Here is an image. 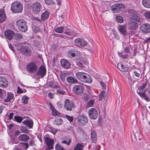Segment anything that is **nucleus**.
<instances>
[{"instance_id":"nucleus-1","label":"nucleus","mask_w":150,"mask_h":150,"mask_svg":"<svg viewBox=\"0 0 150 150\" xmlns=\"http://www.w3.org/2000/svg\"><path fill=\"white\" fill-rule=\"evenodd\" d=\"M76 76L77 79L84 82L90 83L92 81L91 76L83 72H77L76 73Z\"/></svg>"},{"instance_id":"nucleus-2","label":"nucleus","mask_w":150,"mask_h":150,"mask_svg":"<svg viewBox=\"0 0 150 150\" xmlns=\"http://www.w3.org/2000/svg\"><path fill=\"white\" fill-rule=\"evenodd\" d=\"M23 9L22 5L19 2H14L12 4L11 10L13 13H21Z\"/></svg>"},{"instance_id":"nucleus-3","label":"nucleus","mask_w":150,"mask_h":150,"mask_svg":"<svg viewBox=\"0 0 150 150\" xmlns=\"http://www.w3.org/2000/svg\"><path fill=\"white\" fill-rule=\"evenodd\" d=\"M16 24L18 30L21 31L25 32L27 31L28 25L24 20H19L17 21Z\"/></svg>"},{"instance_id":"nucleus-4","label":"nucleus","mask_w":150,"mask_h":150,"mask_svg":"<svg viewBox=\"0 0 150 150\" xmlns=\"http://www.w3.org/2000/svg\"><path fill=\"white\" fill-rule=\"evenodd\" d=\"M32 8L33 13L38 14L41 11L42 7L40 2L36 1L33 3Z\"/></svg>"},{"instance_id":"nucleus-5","label":"nucleus","mask_w":150,"mask_h":150,"mask_svg":"<svg viewBox=\"0 0 150 150\" xmlns=\"http://www.w3.org/2000/svg\"><path fill=\"white\" fill-rule=\"evenodd\" d=\"M125 8V6L123 4L117 3L112 6L111 9L114 13H119L122 12Z\"/></svg>"},{"instance_id":"nucleus-6","label":"nucleus","mask_w":150,"mask_h":150,"mask_svg":"<svg viewBox=\"0 0 150 150\" xmlns=\"http://www.w3.org/2000/svg\"><path fill=\"white\" fill-rule=\"evenodd\" d=\"M26 70L30 73H35L38 70V67L35 62H30L27 65Z\"/></svg>"},{"instance_id":"nucleus-7","label":"nucleus","mask_w":150,"mask_h":150,"mask_svg":"<svg viewBox=\"0 0 150 150\" xmlns=\"http://www.w3.org/2000/svg\"><path fill=\"white\" fill-rule=\"evenodd\" d=\"M84 88L81 85H76L72 88L73 92L77 95H81L83 93Z\"/></svg>"},{"instance_id":"nucleus-8","label":"nucleus","mask_w":150,"mask_h":150,"mask_svg":"<svg viewBox=\"0 0 150 150\" xmlns=\"http://www.w3.org/2000/svg\"><path fill=\"white\" fill-rule=\"evenodd\" d=\"M18 50L21 51L22 54L27 55H30L31 52L30 50L27 46L19 45L17 47Z\"/></svg>"},{"instance_id":"nucleus-9","label":"nucleus","mask_w":150,"mask_h":150,"mask_svg":"<svg viewBox=\"0 0 150 150\" xmlns=\"http://www.w3.org/2000/svg\"><path fill=\"white\" fill-rule=\"evenodd\" d=\"M64 103V108L66 110L71 111L75 107L74 103L68 99H66Z\"/></svg>"},{"instance_id":"nucleus-10","label":"nucleus","mask_w":150,"mask_h":150,"mask_svg":"<svg viewBox=\"0 0 150 150\" xmlns=\"http://www.w3.org/2000/svg\"><path fill=\"white\" fill-rule=\"evenodd\" d=\"M89 117L92 119H96L98 117V112L94 108H91L88 111Z\"/></svg>"},{"instance_id":"nucleus-11","label":"nucleus","mask_w":150,"mask_h":150,"mask_svg":"<svg viewBox=\"0 0 150 150\" xmlns=\"http://www.w3.org/2000/svg\"><path fill=\"white\" fill-rule=\"evenodd\" d=\"M75 45L78 47H84L87 44L86 41L83 39L80 38L76 39L75 40Z\"/></svg>"},{"instance_id":"nucleus-12","label":"nucleus","mask_w":150,"mask_h":150,"mask_svg":"<svg viewBox=\"0 0 150 150\" xmlns=\"http://www.w3.org/2000/svg\"><path fill=\"white\" fill-rule=\"evenodd\" d=\"M140 30L144 33H149L150 32V25L147 23L143 24L140 27Z\"/></svg>"},{"instance_id":"nucleus-13","label":"nucleus","mask_w":150,"mask_h":150,"mask_svg":"<svg viewBox=\"0 0 150 150\" xmlns=\"http://www.w3.org/2000/svg\"><path fill=\"white\" fill-rule=\"evenodd\" d=\"M8 80L4 77L0 76V87L3 88H6L8 85Z\"/></svg>"},{"instance_id":"nucleus-14","label":"nucleus","mask_w":150,"mask_h":150,"mask_svg":"<svg viewBox=\"0 0 150 150\" xmlns=\"http://www.w3.org/2000/svg\"><path fill=\"white\" fill-rule=\"evenodd\" d=\"M46 73V69L45 67L41 65L38 71L36 73V74L42 77L45 76Z\"/></svg>"},{"instance_id":"nucleus-15","label":"nucleus","mask_w":150,"mask_h":150,"mask_svg":"<svg viewBox=\"0 0 150 150\" xmlns=\"http://www.w3.org/2000/svg\"><path fill=\"white\" fill-rule=\"evenodd\" d=\"M88 121V117L85 115H81L78 117L77 121L79 122L83 125L87 123Z\"/></svg>"},{"instance_id":"nucleus-16","label":"nucleus","mask_w":150,"mask_h":150,"mask_svg":"<svg viewBox=\"0 0 150 150\" xmlns=\"http://www.w3.org/2000/svg\"><path fill=\"white\" fill-rule=\"evenodd\" d=\"M127 27L125 25H120L118 27V29L120 33L124 36H125L127 35Z\"/></svg>"},{"instance_id":"nucleus-17","label":"nucleus","mask_w":150,"mask_h":150,"mask_svg":"<svg viewBox=\"0 0 150 150\" xmlns=\"http://www.w3.org/2000/svg\"><path fill=\"white\" fill-rule=\"evenodd\" d=\"M14 33V32L13 30H8L5 32L4 34L7 38L9 40H11L13 38Z\"/></svg>"},{"instance_id":"nucleus-18","label":"nucleus","mask_w":150,"mask_h":150,"mask_svg":"<svg viewBox=\"0 0 150 150\" xmlns=\"http://www.w3.org/2000/svg\"><path fill=\"white\" fill-rule=\"evenodd\" d=\"M60 63L62 67L66 69L69 68L70 67V64L67 60L62 59L61 60Z\"/></svg>"},{"instance_id":"nucleus-19","label":"nucleus","mask_w":150,"mask_h":150,"mask_svg":"<svg viewBox=\"0 0 150 150\" xmlns=\"http://www.w3.org/2000/svg\"><path fill=\"white\" fill-rule=\"evenodd\" d=\"M137 22L135 21L131 20L130 23L129 29L134 30H136L138 25V24Z\"/></svg>"},{"instance_id":"nucleus-20","label":"nucleus","mask_w":150,"mask_h":150,"mask_svg":"<svg viewBox=\"0 0 150 150\" xmlns=\"http://www.w3.org/2000/svg\"><path fill=\"white\" fill-rule=\"evenodd\" d=\"M29 137L25 134L20 135L19 136V139L21 141L25 142H27L29 139Z\"/></svg>"},{"instance_id":"nucleus-21","label":"nucleus","mask_w":150,"mask_h":150,"mask_svg":"<svg viewBox=\"0 0 150 150\" xmlns=\"http://www.w3.org/2000/svg\"><path fill=\"white\" fill-rule=\"evenodd\" d=\"M67 82L69 83L74 84L77 83L78 82L77 79L71 76H68L67 78Z\"/></svg>"},{"instance_id":"nucleus-22","label":"nucleus","mask_w":150,"mask_h":150,"mask_svg":"<svg viewBox=\"0 0 150 150\" xmlns=\"http://www.w3.org/2000/svg\"><path fill=\"white\" fill-rule=\"evenodd\" d=\"M22 123L26 125L30 128H31L33 125V121L31 120H25L22 122Z\"/></svg>"},{"instance_id":"nucleus-23","label":"nucleus","mask_w":150,"mask_h":150,"mask_svg":"<svg viewBox=\"0 0 150 150\" xmlns=\"http://www.w3.org/2000/svg\"><path fill=\"white\" fill-rule=\"evenodd\" d=\"M117 66L118 69L121 71H126L128 69L127 67L124 66L121 63H118L117 64Z\"/></svg>"},{"instance_id":"nucleus-24","label":"nucleus","mask_w":150,"mask_h":150,"mask_svg":"<svg viewBox=\"0 0 150 150\" xmlns=\"http://www.w3.org/2000/svg\"><path fill=\"white\" fill-rule=\"evenodd\" d=\"M45 140L47 146H53V144L54 143V141L53 139H50L49 137H46L45 138Z\"/></svg>"},{"instance_id":"nucleus-25","label":"nucleus","mask_w":150,"mask_h":150,"mask_svg":"<svg viewBox=\"0 0 150 150\" xmlns=\"http://www.w3.org/2000/svg\"><path fill=\"white\" fill-rule=\"evenodd\" d=\"M14 97L13 94L11 93H8L6 98L4 99V101L5 102H10Z\"/></svg>"},{"instance_id":"nucleus-26","label":"nucleus","mask_w":150,"mask_h":150,"mask_svg":"<svg viewBox=\"0 0 150 150\" xmlns=\"http://www.w3.org/2000/svg\"><path fill=\"white\" fill-rule=\"evenodd\" d=\"M13 37L15 40L18 41L22 39L23 38V35L22 34L17 33H14Z\"/></svg>"},{"instance_id":"nucleus-27","label":"nucleus","mask_w":150,"mask_h":150,"mask_svg":"<svg viewBox=\"0 0 150 150\" xmlns=\"http://www.w3.org/2000/svg\"><path fill=\"white\" fill-rule=\"evenodd\" d=\"M49 13L48 11H46L42 13L41 15V19L42 21H44L47 19L49 16Z\"/></svg>"},{"instance_id":"nucleus-28","label":"nucleus","mask_w":150,"mask_h":150,"mask_svg":"<svg viewBox=\"0 0 150 150\" xmlns=\"http://www.w3.org/2000/svg\"><path fill=\"white\" fill-rule=\"evenodd\" d=\"M6 16L3 11H0V23L3 22L6 19Z\"/></svg>"},{"instance_id":"nucleus-29","label":"nucleus","mask_w":150,"mask_h":150,"mask_svg":"<svg viewBox=\"0 0 150 150\" xmlns=\"http://www.w3.org/2000/svg\"><path fill=\"white\" fill-rule=\"evenodd\" d=\"M91 139L93 143H96L97 140V136L96 132L92 131L91 132Z\"/></svg>"},{"instance_id":"nucleus-30","label":"nucleus","mask_w":150,"mask_h":150,"mask_svg":"<svg viewBox=\"0 0 150 150\" xmlns=\"http://www.w3.org/2000/svg\"><path fill=\"white\" fill-rule=\"evenodd\" d=\"M142 4L146 8H150V0H143Z\"/></svg>"},{"instance_id":"nucleus-31","label":"nucleus","mask_w":150,"mask_h":150,"mask_svg":"<svg viewBox=\"0 0 150 150\" xmlns=\"http://www.w3.org/2000/svg\"><path fill=\"white\" fill-rule=\"evenodd\" d=\"M140 17L136 14L133 15L131 18V20L137 22L140 21Z\"/></svg>"},{"instance_id":"nucleus-32","label":"nucleus","mask_w":150,"mask_h":150,"mask_svg":"<svg viewBox=\"0 0 150 150\" xmlns=\"http://www.w3.org/2000/svg\"><path fill=\"white\" fill-rule=\"evenodd\" d=\"M106 96V92L104 91H102L99 96V100H102V99L105 98Z\"/></svg>"},{"instance_id":"nucleus-33","label":"nucleus","mask_w":150,"mask_h":150,"mask_svg":"<svg viewBox=\"0 0 150 150\" xmlns=\"http://www.w3.org/2000/svg\"><path fill=\"white\" fill-rule=\"evenodd\" d=\"M14 120L19 123H21L23 119V117L19 116H15L14 117Z\"/></svg>"},{"instance_id":"nucleus-34","label":"nucleus","mask_w":150,"mask_h":150,"mask_svg":"<svg viewBox=\"0 0 150 150\" xmlns=\"http://www.w3.org/2000/svg\"><path fill=\"white\" fill-rule=\"evenodd\" d=\"M82 144L78 143L74 148V150H82L83 148Z\"/></svg>"},{"instance_id":"nucleus-35","label":"nucleus","mask_w":150,"mask_h":150,"mask_svg":"<svg viewBox=\"0 0 150 150\" xmlns=\"http://www.w3.org/2000/svg\"><path fill=\"white\" fill-rule=\"evenodd\" d=\"M20 146H21L25 150H26L29 147V146L27 143L20 142L19 144Z\"/></svg>"},{"instance_id":"nucleus-36","label":"nucleus","mask_w":150,"mask_h":150,"mask_svg":"<svg viewBox=\"0 0 150 150\" xmlns=\"http://www.w3.org/2000/svg\"><path fill=\"white\" fill-rule=\"evenodd\" d=\"M64 28L63 26L59 27L55 29V31L58 33H62L63 31Z\"/></svg>"},{"instance_id":"nucleus-37","label":"nucleus","mask_w":150,"mask_h":150,"mask_svg":"<svg viewBox=\"0 0 150 150\" xmlns=\"http://www.w3.org/2000/svg\"><path fill=\"white\" fill-rule=\"evenodd\" d=\"M68 74L67 73H62L60 75V77L61 79L63 81L65 80L66 77L67 76Z\"/></svg>"},{"instance_id":"nucleus-38","label":"nucleus","mask_w":150,"mask_h":150,"mask_svg":"<svg viewBox=\"0 0 150 150\" xmlns=\"http://www.w3.org/2000/svg\"><path fill=\"white\" fill-rule=\"evenodd\" d=\"M115 19L116 21L119 23H122L123 21V18L122 16H116Z\"/></svg>"},{"instance_id":"nucleus-39","label":"nucleus","mask_w":150,"mask_h":150,"mask_svg":"<svg viewBox=\"0 0 150 150\" xmlns=\"http://www.w3.org/2000/svg\"><path fill=\"white\" fill-rule=\"evenodd\" d=\"M28 97L26 96H24L22 99V103L25 104H27L28 102Z\"/></svg>"},{"instance_id":"nucleus-40","label":"nucleus","mask_w":150,"mask_h":150,"mask_svg":"<svg viewBox=\"0 0 150 150\" xmlns=\"http://www.w3.org/2000/svg\"><path fill=\"white\" fill-rule=\"evenodd\" d=\"M55 150H64V149L58 144H56L55 147Z\"/></svg>"},{"instance_id":"nucleus-41","label":"nucleus","mask_w":150,"mask_h":150,"mask_svg":"<svg viewBox=\"0 0 150 150\" xmlns=\"http://www.w3.org/2000/svg\"><path fill=\"white\" fill-rule=\"evenodd\" d=\"M118 53L119 55V56L123 59L127 58L128 56V55L127 54H125L124 55L121 54L122 53V52H118Z\"/></svg>"},{"instance_id":"nucleus-42","label":"nucleus","mask_w":150,"mask_h":150,"mask_svg":"<svg viewBox=\"0 0 150 150\" xmlns=\"http://www.w3.org/2000/svg\"><path fill=\"white\" fill-rule=\"evenodd\" d=\"M21 132L24 133H27L28 130L27 128L24 126L21 127L20 128Z\"/></svg>"},{"instance_id":"nucleus-43","label":"nucleus","mask_w":150,"mask_h":150,"mask_svg":"<svg viewBox=\"0 0 150 150\" xmlns=\"http://www.w3.org/2000/svg\"><path fill=\"white\" fill-rule=\"evenodd\" d=\"M68 54L69 56H71L72 57H75L76 56V54L74 53L71 50H69L68 52Z\"/></svg>"},{"instance_id":"nucleus-44","label":"nucleus","mask_w":150,"mask_h":150,"mask_svg":"<svg viewBox=\"0 0 150 150\" xmlns=\"http://www.w3.org/2000/svg\"><path fill=\"white\" fill-rule=\"evenodd\" d=\"M93 104V100H90L87 103V106L88 107H91L92 106Z\"/></svg>"},{"instance_id":"nucleus-45","label":"nucleus","mask_w":150,"mask_h":150,"mask_svg":"<svg viewBox=\"0 0 150 150\" xmlns=\"http://www.w3.org/2000/svg\"><path fill=\"white\" fill-rule=\"evenodd\" d=\"M52 115L54 116L58 115H59V112L57 111L55 109L52 110Z\"/></svg>"},{"instance_id":"nucleus-46","label":"nucleus","mask_w":150,"mask_h":150,"mask_svg":"<svg viewBox=\"0 0 150 150\" xmlns=\"http://www.w3.org/2000/svg\"><path fill=\"white\" fill-rule=\"evenodd\" d=\"M33 30L35 33H37L40 31V29L39 27L35 26L34 27V28Z\"/></svg>"},{"instance_id":"nucleus-47","label":"nucleus","mask_w":150,"mask_h":150,"mask_svg":"<svg viewBox=\"0 0 150 150\" xmlns=\"http://www.w3.org/2000/svg\"><path fill=\"white\" fill-rule=\"evenodd\" d=\"M147 83L148 82L146 81L144 84H143V85L140 88V90H144L147 84Z\"/></svg>"},{"instance_id":"nucleus-48","label":"nucleus","mask_w":150,"mask_h":150,"mask_svg":"<svg viewBox=\"0 0 150 150\" xmlns=\"http://www.w3.org/2000/svg\"><path fill=\"white\" fill-rule=\"evenodd\" d=\"M144 16L146 18L150 19V11H148L144 13Z\"/></svg>"},{"instance_id":"nucleus-49","label":"nucleus","mask_w":150,"mask_h":150,"mask_svg":"<svg viewBox=\"0 0 150 150\" xmlns=\"http://www.w3.org/2000/svg\"><path fill=\"white\" fill-rule=\"evenodd\" d=\"M56 122H57V125H59L62 123L63 121L62 119L59 118L57 119L56 121Z\"/></svg>"},{"instance_id":"nucleus-50","label":"nucleus","mask_w":150,"mask_h":150,"mask_svg":"<svg viewBox=\"0 0 150 150\" xmlns=\"http://www.w3.org/2000/svg\"><path fill=\"white\" fill-rule=\"evenodd\" d=\"M66 116L67 119L70 122H73V118L72 116H69L67 115H66Z\"/></svg>"},{"instance_id":"nucleus-51","label":"nucleus","mask_w":150,"mask_h":150,"mask_svg":"<svg viewBox=\"0 0 150 150\" xmlns=\"http://www.w3.org/2000/svg\"><path fill=\"white\" fill-rule=\"evenodd\" d=\"M45 3L48 5H50L53 3V0H45Z\"/></svg>"},{"instance_id":"nucleus-52","label":"nucleus","mask_w":150,"mask_h":150,"mask_svg":"<svg viewBox=\"0 0 150 150\" xmlns=\"http://www.w3.org/2000/svg\"><path fill=\"white\" fill-rule=\"evenodd\" d=\"M71 142V139H69V141L67 142L66 140H64L61 142L62 143L66 144L67 145H69Z\"/></svg>"},{"instance_id":"nucleus-53","label":"nucleus","mask_w":150,"mask_h":150,"mask_svg":"<svg viewBox=\"0 0 150 150\" xmlns=\"http://www.w3.org/2000/svg\"><path fill=\"white\" fill-rule=\"evenodd\" d=\"M21 134V132L20 131L16 130L13 133V135L14 136L16 137L18 136Z\"/></svg>"},{"instance_id":"nucleus-54","label":"nucleus","mask_w":150,"mask_h":150,"mask_svg":"<svg viewBox=\"0 0 150 150\" xmlns=\"http://www.w3.org/2000/svg\"><path fill=\"white\" fill-rule=\"evenodd\" d=\"M57 131L58 130H57L55 129L54 128H50V131L52 132L54 134H55Z\"/></svg>"},{"instance_id":"nucleus-55","label":"nucleus","mask_w":150,"mask_h":150,"mask_svg":"<svg viewBox=\"0 0 150 150\" xmlns=\"http://www.w3.org/2000/svg\"><path fill=\"white\" fill-rule=\"evenodd\" d=\"M57 92L59 94L64 95L65 94V92L64 91H63L61 89H59L57 90Z\"/></svg>"},{"instance_id":"nucleus-56","label":"nucleus","mask_w":150,"mask_h":150,"mask_svg":"<svg viewBox=\"0 0 150 150\" xmlns=\"http://www.w3.org/2000/svg\"><path fill=\"white\" fill-rule=\"evenodd\" d=\"M124 51L127 53H131L130 50L128 47H126L125 48Z\"/></svg>"},{"instance_id":"nucleus-57","label":"nucleus","mask_w":150,"mask_h":150,"mask_svg":"<svg viewBox=\"0 0 150 150\" xmlns=\"http://www.w3.org/2000/svg\"><path fill=\"white\" fill-rule=\"evenodd\" d=\"M83 99L85 101H87L88 99V95L86 94L83 96Z\"/></svg>"},{"instance_id":"nucleus-58","label":"nucleus","mask_w":150,"mask_h":150,"mask_svg":"<svg viewBox=\"0 0 150 150\" xmlns=\"http://www.w3.org/2000/svg\"><path fill=\"white\" fill-rule=\"evenodd\" d=\"M137 93L139 94L141 96L143 97L146 94L145 93V92H141L139 91V92H138Z\"/></svg>"},{"instance_id":"nucleus-59","label":"nucleus","mask_w":150,"mask_h":150,"mask_svg":"<svg viewBox=\"0 0 150 150\" xmlns=\"http://www.w3.org/2000/svg\"><path fill=\"white\" fill-rule=\"evenodd\" d=\"M53 147L52 146H47L46 148L45 149V150H50L53 149Z\"/></svg>"},{"instance_id":"nucleus-60","label":"nucleus","mask_w":150,"mask_h":150,"mask_svg":"<svg viewBox=\"0 0 150 150\" xmlns=\"http://www.w3.org/2000/svg\"><path fill=\"white\" fill-rule=\"evenodd\" d=\"M100 84L102 87V88L103 89H105L106 85L102 81H101L100 82Z\"/></svg>"},{"instance_id":"nucleus-61","label":"nucleus","mask_w":150,"mask_h":150,"mask_svg":"<svg viewBox=\"0 0 150 150\" xmlns=\"http://www.w3.org/2000/svg\"><path fill=\"white\" fill-rule=\"evenodd\" d=\"M17 92L18 93H21L23 92V91L21 90V89L19 87H18Z\"/></svg>"},{"instance_id":"nucleus-62","label":"nucleus","mask_w":150,"mask_h":150,"mask_svg":"<svg viewBox=\"0 0 150 150\" xmlns=\"http://www.w3.org/2000/svg\"><path fill=\"white\" fill-rule=\"evenodd\" d=\"M77 65L79 67L82 68L83 67V63L81 62H78L77 63Z\"/></svg>"},{"instance_id":"nucleus-63","label":"nucleus","mask_w":150,"mask_h":150,"mask_svg":"<svg viewBox=\"0 0 150 150\" xmlns=\"http://www.w3.org/2000/svg\"><path fill=\"white\" fill-rule=\"evenodd\" d=\"M143 98L147 101H149L150 100L149 98L146 94L144 96Z\"/></svg>"},{"instance_id":"nucleus-64","label":"nucleus","mask_w":150,"mask_h":150,"mask_svg":"<svg viewBox=\"0 0 150 150\" xmlns=\"http://www.w3.org/2000/svg\"><path fill=\"white\" fill-rule=\"evenodd\" d=\"M14 115L13 113H10V115L8 116V119L9 120H11L13 117V115Z\"/></svg>"}]
</instances>
